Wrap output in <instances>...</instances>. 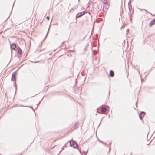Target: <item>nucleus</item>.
I'll return each instance as SVG.
<instances>
[{"mask_svg": "<svg viewBox=\"0 0 155 155\" xmlns=\"http://www.w3.org/2000/svg\"><path fill=\"white\" fill-rule=\"evenodd\" d=\"M17 74V73L15 71L13 72L12 75V77L11 78V80L12 81H14L15 82V84H14V85H15V87H16V84L15 83V81L16 78V75Z\"/></svg>", "mask_w": 155, "mask_h": 155, "instance_id": "1", "label": "nucleus"}, {"mask_svg": "<svg viewBox=\"0 0 155 155\" xmlns=\"http://www.w3.org/2000/svg\"><path fill=\"white\" fill-rule=\"evenodd\" d=\"M70 145L74 148H78V145L76 142L73 140H71L69 142Z\"/></svg>", "mask_w": 155, "mask_h": 155, "instance_id": "2", "label": "nucleus"}, {"mask_svg": "<svg viewBox=\"0 0 155 155\" xmlns=\"http://www.w3.org/2000/svg\"><path fill=\"white\" fill-rule=\"evenodd\" d=\"M17 49V56L18 58H20L22 54V50L19 47H18Z\"/></svg>", "mask_w": 155, "mask_h": 155, "instance_id": "3", "label": "nucleus"}, {"mask_svg": "<svg viewBox=\"0 0 155 155\" xmlns=\"http://www.w3.org/2000/svg\"><path fill=\"white\" fill-rule=\"evenodd\" d=\"M86 13V12L85 11L81 12L79 13H78L76 15V18H78L81 17L82 16L84 15Z\"/></svg>", "mask_w": 155, "mask_h": 155, "instance_id": "4", "label": "nucleus"}, {"mask_svg": "<svg viewBox=\"0 0 155 155\" xmlns=\"http://www.w3.org/2000/svg\"><path fill=\"white\" fill-rule=\"evenodd\" d=\"M145 113L144 112H141L139 115V117L140 119L142 120L145 115Z\"/></svg>", "mask_w": 155, "mask_h": 155, "instance_id": "5", "label": "nucleus"}, {"mask_svg": "<svg viewBox=\"0 0 155 155\" xmlns=\"http://www.w3.org/2000/svg\"><path fill=\"white\" fill-rule=\"evenodd\" d=\"M16 47V45L15 43H12L11 45V48L14 50H15V48Z\"/></svg>", "mask_w": 155, "mask_h": 155, "instance_id": "6", "label": "nucleus"}, {"mask_svg": "<svg viewBox=\"0 0 155 155\" xmlns=\"http://www.w3.org/2000/svg\"><path fill=\"white\" fill-rule=\"evenodd\" d=\"M155 24V19L153 20L149 23V25L150 26H151L154 25Z\"/></svg>", "mask_w": 155, "mask_h": 155, "instance_id": "7", "label": "nucleus"}, {"mask_svg": "<svg viewBox=\"0 0 155 155\" xmlns=\"http://www.w3.org/2000/svg\"><path fill=\"white\" fill-rule=\"evenodd\" d=\"M110 76L111 77H113L114 76V73L113 71L112 70H111L110 71Z\"/></svg>", "mask_w": 155, "mask_h": 155, "instance_id": "8", "label": "nucleus"}, {"mask_svg": "<svg viewBox=\"0 0 155 155\" xmlns=\"http://www.w3.org/2000/svg\"><path fill=\"white\" fill-rule=\"evenodd\" d=\"M106 111L107 109L105 107H103L101 108V112L103 113L105 112Z\"/></svg>", "mask_w": 155, "mask_h": 155, "instance_id": "9", "label": "nucleus"}, {"mask_svg": "<svg viewBox=\"0 0 155 155\" xmlns=\"http://www.w3.org/2000/svg\"><path fill=\"white\" fill-rule=\"evenodd\" d=\"M103 10L104 12H106V11H107V8L106 7H105V6H103Z\"/></svg>", "mask_w": 155, "mask_h": 155, "instance_id": "10", "label": "nucleus"}, {"mask_svg": "<svg viewBox=\"0 0 155 155\" xmlns=\"http://www.w3.org/2000/svg\"><path fill=\"white\" fill-rule=\"evenodd\" d=\"M78 123L76 122L74 126V129L78 127Z\"/></svg>", "mask_w": 155, "mask_h": 155, "instance_id": "11", "label": "nucleus"}, {"mask_svg": "<svg viewBox=\"0 0 155 155\" xmlns=\"http://www.w3.org/2000/svg\"><path fill=\"white\" fill-rule=\"evenodd\" d=\"M87 152H85V151H83V153H81V151L80 150V153L82 154H84V155H86L87 153Z\"/></svg>", "mask_w": 155, "mask_h": 155, "instance_id": "12", "label": "nucleus"}, {"mask_svg": "<svg viewBox=\"0 0 155 155\" xmlns=\"http://www.w3.org/2000/svg\"><path fill=\"white\" fill-rule=\"evenodd\" d=\"M88 45H87L86 47L84 48V50L85 51H86L87 50V47Z\"/></svg>", "mask_w": 155, "mask_h": 155, "instance_id": "13", "label": "nucleus"}, {"mask_svg": "<svg viewBox=\"0 0 155 155\" xmlns=\"http://www.w3.org/2000/svg\"><path fill=\"white\" fill-rule=\"evenodd\" d=\"M103 2L104 4L105 3H107L106 0H104Z\"/></svg>", "mask_w": 155, "mask_h": 155, "instance_id": "14", "label": "nucleus"}, {"mask_svg": "<svg viewBox=\"0 0 155 155\" xmlns=\"http://www.w3.org/2000/svg\"><path fill=\"white\" fill-rule=\"evenodd\" d=\"M144 10L146 12H147V13H149V14H150L152 15V14H151V13H150V12H148L147 10H145V9H144Z\"/></svg>", "mask_w": 155, "mask_h": 155, "instance_id": "15", "label": "nucleus"}, {"mask_svg": "<svg viewBox=\"0 0 155 155\" xmlns=\"http://www.w3.org/2000/svg\"><path fill=\"white\" fill-rule=\"evenodd\" d=\"M46 18L48 20H49L50 18L49 16H47V17Z\"/></svg>", "mask_w": 155, "mask_h": 155, "instance_id": "16", "label": "nucleus"}, {"mask_svg": "<svg viewBox=\"0 0 155 155\" xmlns=\"http://www.w3.org/2000/svg\"><path fill=\"white\" fill-rule=\"evenodd\" d=\"M100 142L101 143H102L103 144H105V143H104L103 142H102V141H100Z\"/></svg>", "mask_w": 155, "mask_h": 155, "instance_id": "17", "label": "nucleus"}, {"mask_svg": "<svg viewBox=\"0 0 155 155\" xmlns=\"http://www.w3.org/2000/svg\"><path fill=\"white\" fill-rule=\"evenodd\" d=\"M49 29H48V32H47V35H46V36H47V35H48V32H49Z\"/></svg>", "mask_w": 155, "mask_h": 155, "instance_id": "18", "label": "nucleus"}, {"mask_svg": "<svg viewBox=\"0 0 155 155\" xmlns=\"http://www.w3.org/2000/svg\"><path fill=\"white\" fill-rule=\"evenodd\" d=\"M110 86L109 87V94H110Z\"/></svg>", "mask_w": 155, "mask_h": 155, "instance_id": "19", "label": "nucleus"}, {"mask_svg": "<svg viewBox=\"0 0 155 155\" xmlns=\"http://www.w3.org/2000/svg\"><path fill=\"white\" fill-rule=\"evenodd\" d=\"M42 100V99H41V100L39 101V103L38 104H37V106H38V105L40 103V102Z\"/></svg>", "mask_w": 155, "mask_h": 155, "instance_id": "20", "label": "nucleus"}, {"mask_svg": "<svg viewBox=\"0 0 155 155\" xmlns=\"http://www.w3.org/2000/svg\"><path fill=\"white\" fill-rule=\"evenodd\" d=\"M138 73H139V74H140V70H139L138 69Z\"/></svg>", "mask_w": 155, "mask_h": 155, "instance_id": "21", "label": "nucleus"}, {"mask_svg": "<svg viewBox=\"0 0 155 155\" xmlns=\"http://www.w3.org/2000/svg\"><path fill=\"white\" fill-rule=\"evenodd\" d=\"M123 27H124V26H122V27L121 28H121H123Z\"/></svg>", "mask_w": 155, "mask_h": 155, "instance_id": "22", "label": "nucleus"}, {"mask_svg": "<svg viewBox=\"0 0 155 155\" xmlns=\"http://www.w3.org/2000/svg\"><path fill=\"white\" fill-rule=\"evenodd\" d=\"M137 101L136 102V106H137Z\"/></svg>", "mask_w": 155, "mask_h": 155, "instance_id": "23", "label": "nucleus"}, {"mask_svg": "<svg viewBox=\"0 0 155 155\" xmlns=\"http://www.w3.org/2000/svg\"><path fill=\"white\" fill-rule=\"evenodd\" d=\"M25 107H28V106H25Z\"/></svg>", "mask_w": 155, "mask_h": 155, "instance_id": "24", "label": "nucleus"}, {"mask_svg": "<svg viewBox=\"0 0 155 155\" xmlns=\"http://www.w3.org/2000/svg\"><path fill=\"white\" fill-rule=\"evenodd\" d=\"M130 2V3H131V2H130V1H129V3Z\"/></svg>", "mask_w": 155, "mask_h": 155, "instance_id": "25", "label": "nucleus"}, {"mask_svg": "<svg viewBox=\"0 0 155 155\" xmlns=\"http://www.w3.org/2000/svg\"><path fill=\"white\" fill-rule=\"evenodd\" d=\"M129 29H127V31H129Z\"/></svg>", "mask_w": 155, "mask_h": 155, "instance_id": "26", "label": "nucleus"}, {"mask_svg": "<svg viewBox=\"0 0 155 155\" xmlns=\"http://www.w3.org/2000/svg\"><path fill=\"white\" fill-rule=\"evenodd\" d=\"M56 25H58V23H56Z\"/></svg>", "mask_w": 155, "mask_h": 155, "instance_id": "27", "label": "nucleus"}, {"mask_svg": "<svg viewBox=\"0 0 155 155\" xmlns=\"http://www.w3.org/2000/svg\"><path fill=\"white\" fill-rule=\"evenodd\" d=\"M61 151H60V152L59 153V154L61 152Z\"/></svg>", "mask_w": 155, "mask_h": 155, "instance_id": "28", "label": "nucleus"}, {"mask_svg": "<svg viewBox=\"0 0 155 155\" xmlns=\"http://www.w3.org/2000/svg\"><path fill=\"white\" fill-rule=\"evenodd\" d=\"M78 1H79V0H78Z\"/></svg>", "mask_w": 155, "mask_h": 155, "instance_id": "29", "label": "nucleus"}]
</instances>
